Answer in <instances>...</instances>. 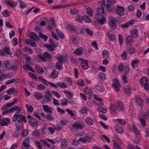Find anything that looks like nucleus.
<instances>
[{"mask_svg":"<svg viewBox=\"0 0 149 149\" xmlns=\"http://www.w3.org/2000/svg\"><path fill=\"white\" fill-rule=\"evenodd\" d=\"M97 12L95 15V17L97 22L100 24L103 25L105 24L106 21L105 17L106 16V12H100V11H97Z\"/></svg>","mask_w":149,"mask_h":149,"instance_id":"nucleus-1","label":"nucleus"},{"mask_svg":"<svg viewBox=\"0 0 149 149\" xmlns=\"http://www.w3.org/2000/svg\"><path fill=\"white\" fill-rule=\"evenodd\" d=\"M38 56L42 61L45 62H46L47 61L46 58L50 59L52 58V56L51 55L47 52L44 53L42 55L38 54Z\"/></svg>","mask_w":149,"mask_h":149,"instance_id":"nucleus-2","label":"nucleus"},{"mask_svg":"<svg viewBox=\"0 0 149 149\" xmlns=\"http://www.w3.org/2000/svg\"><path fill=\"white\" fill-rule=\"evenodd\" d=\"M19 111H18V112H17L13 116L12 120L13 122H15L17 120V122L19 123H20L21 122L22 115L18 113Z\"/></svg>","mask_w":149,"mask_h":149,"instance_id":"nucleus-3","label":"nucleus"},{"mask_svg":"<svg viewBox=\"0 0 149 149\" xmlns=\"http://www.w3.org/2000/svg\"><path fill=\"white\" fill-rule=\"evenodd\" d=\"M56 56V58L58 60V61L61 62L63 63H65L67 60V58L65 56L58 54Z\"/></svg>","mask_w":149,"mask_h":149,"instance_id":"nucleus-4","label":"nucleus"},{"mask_svg":"<svg viewBox=\"0 0 149 149\" xmlns=\"http://www.w3.org/2000/svg\"><path fill=\"white\" fill-rule=\"evenodd\" d=\"M21 109L18 106H14L13 107H12L9 110H6L4 112H3V113L4 114H6L8 113L9 112L12 113L14 112L15 110H17L19 111H21Z\"/></svg>","mask_w":149,"mask_h":149,"instance_id":"nucleus-5","label":"nucleus"},{"mask_svg":"<svg viewBox=\"0 0 149 149\" xmlns=\"http://www.w3.org/2000/svg\"><path fill=\"white\" fill-rule=\"evenodd\" d=\"M10 119L8 118H5L1 120L0 124L1 126H7L10 123Z\"/></svg>","mask_w":149,"mask_h":149,"instance_id":"nucleus-6","label":"nucleus"},{"mask_svg":"<svg viewBox=\"0 0 149 149\" xmlns=\"http://www.w3.org/2000/svg\"><path fill=\"white\" fill-rule=\"evenodd\" d=\"M135 22L134 19H131L125 23L122 24L121 25V27L123 28H127L129 26L133 24Z\"/></svg>","mask_w":149,"mask_h":149,"instance_id":"nucleus-7","label":"nucleus"},{"mask_svg":"<svg viewBox=\"0 0 149 149\" xmlns=\"http://www.w3.org/2000/svg\"><path fill=\"white\" fill-rule=\"evenodd\" d=\"M71 126L74 129H81L84 127V125L79 123L76 122L71 124Z\"/></svg>","mask_w":149,"mask_h":149,"instance_id":"nucleus-8","label":"nucleus"},{"mask_svg":"<svg viewBox=\"0 0 149 149\" xmlns=\"http://www.w3.org/2000/svg\"><path fill=\"white\" fill-rule=\"evenodd\" d=\"M7 94L10 95H11L12 94L17 95L18 92L17 90L15 89L14 87H12L8 89L7 91Z\"/></svg>","mask_w":149,"mask_h":149,"instance_id":"nucleus-9","label":"nucleus"},{"mask_svg":"<svg viewBox=\"0 0 149 149\" xmlns=\"http://www.w3.org/2000/svg\"><path fill=\"white\" fill-rule=\"evenodd\" d=\"M29 36L31 39L35 41H38L39 39V36H37L36 33H30L29 34Z\"/></svg>","mask_w":149,"mask_h":149,"instance_id":"nucleus-10","label":"nucleus"},{"mask_svg":"<svg viewBox=\"0 0 149 149\" xmlns=\"http://www.w3.org/2000/svg\"><path fill=\"white\" fill-rule=\"evenodd\" d=\"M29 139L27 137L25 138L24 140V142L22 143V145L27 148H28L30 146L29 144Z\"/></svg>","mask_w":149,"mask_h":149,"instance_id":"nucleus-11","label":"nucleus"},{"mask_svg":"<svg viewBox=\"0 0 149 149\" xmlns=\"http://www.w3.org/2000/svg\"><path fill=\"white\" fill-rule=\"evenodd\" d=\"M124 8L122 6H117V8L116 10V12L119 15H121L124 11Z\"/></svg>","mask_w":149,"mask_h":149,"instance_id":"nucleus-12","label":"nucleus"},{"mask_svg":"<svg viewBox=\"0 0 149 149\" xmlns=\"http://www.w3.org/2000/svg\"><path fill=\"white\" fill-rule=\"evenodd\" d=\"M108 37L110 41H113L115 40V36L111 31L107 33Z\"/></svg>","mask_w":149,"mask_h":149,"instance_id":"nucleus-13","label":"nucleus"},{"mask_svg":"<svg viewBox=\"0 0 149 149\" xmlns=\"http://www.w3.org/2000/svg\"><path fill=\"white\" fill-rule=\"evenodd\" d=\"M44 97L47 102H49L51 101L52 96L50 93L47 92L46 93Z\"/></svg>","mask_w":149,"mask_h":149,"instance_id":"nucleus-14","label":"nucleus"},{"mask_svg":"<svg viewBox=\"0 0 149 149\" xmlns=\"http://www.w3.org/2000/svg\"><path fill=\"white\" fill-rule=\"evenodd\" d=\"M34 96L35 98L37 100L40 99L43 97V96L41 93L37 92L34 93Z\"/></svg>","mask_w":149,"mask_h":149,"instance_id":"nucleus-15","label":"nucleus"},{"mask_svg":"<svg viewBox=\"0 0 149 149\" xmlns=\"http://www.w3.org/2000/svg\"><path fill=\"white\" fill-rule=\"evenodd\" d=\"M127 50L128 52L130 54H132L135 51V50L133 47L131 45H127Z\"/></svg>","mask_w":149,"mask_h":149,"instance_id":"nucleus-16","label":"nucleus"},{"mask_svg":"<svg viewBox=\"0 0 149 149\" xmlns=\"http://www.w3.org/2000/svg\"><path fill=\"white\" fill-rule=\"evenodd\" d=\"M131 36L134 38H137L139 36L138 31L137 29H134L131 31Z\"/></svg>","mask_w":149,"mask_h":149,"instance_id":"nucleus-17","label":"nucleus"},{"mask_svg":"<svg viewBox=\"0 0 149 149\" xmlns=\"http://www.w3.org/2000/svg\"><path fill=\"white\" fill-rule=\"evenodd\" d=\"M109 24L110 27L111 29H115L116 28V25L113 19H112L109 21Z\"/></svg>","mask_w":149,"mask_h":149,"instance_id":"nucleus-18","label":"nucleus"},{"mask_svg":"<svg viewBox=\"0 0 149 149\" xmlns=\"http://www.w3.org/2000/svg\"><path fill=\"white\" fill-rule=\"evenodd\" d=\"M145 118L141 115L139 116V119L140 121V124L143 126L146 125V122L145 120Z\"/></svg>","mask_w":149,"mask_h":149,"instance_id":"nucleus-19","label":"nucleus"},{"mask_svg":"<svg viewBox=\"0 0 149 149\" xmlns=\"http://www.w3.org/2000/svg\"><path fill=\"white\" fill-rule=\"evenodd\" d=\"M68 141L66 139H64L61 141V148L64 149L66 148L68 145Z\"/></svg>","mask_w":149,"mask_h":149,"instance_id":"nucleus-20","label":"nucleus"},{"mask_svg":"<svg viewBox=\"0 0 149 149\" xmlns=\"http://www.w3.org/2000/svg\"><path fill=\"white\" fill-rule=\"evenodd\" d=\"M42 107L43 110L46 113H52V108L49 107L47 105H43Z\"/></svg>","mask_w":149,"mask_h":149,"instance_id":"nucleus-21","label":"nucleus"},{"mask_svg":"<svg viewBox=\"0 0 149 149\" xmlns=\"http://www.w3.org/2000/svg\"><path fill=\"white\" fill-rule=\"evenodd\" d=\"M29 122L32 126H36L38 124V122L37 120L36 119L32 118L29 120Z\"/></svg>","mask_w":149,"mask_h":149,"instance_id":"nucleus-22","label":"nucleus"},{"mask_svg":"<svg viewBox=\"0 0 149 149\" xmlns=\"http://www.w3.org/2000/svg\"><path fill=\"white\" fill-rule=\"evenodd\" d=\"M83 50L82 48H79L74 51V53L78 56L82 54Z\"/></svg>","mask_w":149,"mask_h":149,"instance_id":"nucleus-23","label":"nucleus"},{"mask_svg":"<svg viewBox=\"0 0 149 149\" xmlns=\"http://www.w3.org/2000/svg\"><path fill=\"white\" fill-rule=\"evenodd\" d=\"M63 92L65 94L67 98H68L70 99H72V98L73 96V93H71L70 91H63Z\"/></svg>","mask_w":149,"mask_h":149,"instance_id":"nucleus-24","label":"nucleus"},{"mask_svg":"<svg viewBox=\"0 0 149 149\" xmlns=\"http://www.w3.org/2000/svg\"><path fill=\"white\" fill-rule=\"evenodd\" d=\"M58 73L57 71L53 70L50 75V77L53 79H55L58 77Z\"/></svg>","mask_w":149,"mask_h":149,"instance_id":"nucleus-25","label":"nucleus"},{"mask_svg":"<svg viewBox=\"0 0 149 149\" xmlns=\"http://www.w3.org/2000/svg\"><path fill=\"white\" fill-rule=\"evenodd\" d=\"M81 65L84 70H86L89 67L88 63L85 61L81 62Z\"/></svg>","mask_w":149,"mask_h":149,"instance_id":"nucleus-26","label":"nucleus"},{"mask_svg":"<svg viewBox=\"0 0 149 149\" xmlns=\"http://www.w3.org/2000/svg\"><path fill=\"white\" fill-rule=\"evenodd\" d=\"M84 91L86 94L89 96H91L93 93L91 90L87 87L84 88Z\"/></svg>","mask_w":149,"mask_h":149,"instance_id":"nucleus-27","label":"nucleus"},{"mask_svg":"<svg viewBox=\"0 0 149 149\" xmlns=\"http://www.w3.org/2000/svg\"><path fill=\"white\" fill-rule=\"evenodd\" d=\"M110 111L111 113H116L117 109L116 106L114 104H111L110 106Z\"/></svg>","mask_w":149,"mask_h":149,"instance_id":"nucleus-28","label":"nucleus"},{"mask_svg":"<svg viewBox=\"0 0 149 149\" xmlns=\"http://www.w3.org/2000/svg\"><path fill=\"white\" fill-rule=\"evenodd\" d=\"M56 68L59 70H61L63 68L62 63L59 61H58L56 63L55 65Z\"/></svg>","mask_w":149,"mask_h":149,"instance_id":"nucleus-29","label":"nucleus"},{"mask_svg":"<svg viewBox=\"0 0 149 149\" xmlns=\"http://www.w3.org/2000/svg\"><path fill=\"white\" fill-rule=\"evenodd\" d=\"M105 2L104 0L102 2V4L101 5V8H97V11H100V12H103L104 11V6H105Z\"/></svg>","mask_w":149,"mask_h":149,"instance_id":"nucleus-30","label":"nucleus"},{"mask_svg":"<svg viewBox=\"0 0 149 149\" xmlns=\"http://www.w3.org/2000/svg\"><path fill=\"white\" fill-rule=\"evenodd\" d=\"M116 131L118 133L122 134L124 133V130L120 127H116L115 128Z\"/></svg>","mask_w":149,"mask_h":149,"instance_id":"nucleus-31","label":"nucleus"},{"mask_svg":"<svg viewBox=\"0 0 149 149\" xmlns=\"http://www.w3.org/2000/svg\"><path fill=\"white\" fill-rule=\"evenodd\" d=\"M145 119H148L149 118V109H147L146 111L141 115Z\"/></svg>","mask_w":149,"mask_h":149,"instance_id":"nucleus-32","label":"nucleus"},{"mask_svg":"<svg viewBox=\"0 0 149 149\" xmlns=\"http://www.w3.org/2000/svg\"><path fill=\"white\" fill-rule=\"evenodd\" d=\"M83 20L86 23H90L92 22V20L87 15H84L83 16Z\"/></svg>","mask_w":149,"mask_h":149,"instance_id":"nucleus-33","label":"nucleus"},{"mask_svg":"<svg viewBox=\"0 0 149 149\" xmlns=\"http://www.w3.org/2000/svg\"><path fill=\"white\" fill-rule=\"evenodd\" d=\"M139 60H134L131 63V65L133 68L134 69L136 67L138 64Z\"/></svg>","mask_w":149,"mask_h":149,"instance_id":"nucleus-34","label":"nucleus"},{"mask_svg":"<svg viewBox=\"0 0 149 149\" xmlns=\"http://www.w3.org/2000/svg\"><path fill=\"white\" fill-rule=\"evenodd\" d=\"M85 122L89 125H92L93 123V121L91 118L87 117L85 120Z\"/></svg>","mask_w":149,"mask_h":149,"instance_id":"nucleus-35","label":"nucleus"},{"mask_svg":"<svg viewBox=\"0 0 149 149\" xmlns=\"http://www.w3.org/2000/svg\"><path fill=\"white\" fill-rule=\"evenodd\" d=\"M95 87L97 90L100 92H103L104 91V87L102 86H99L98 85H96L95 86Z\"/></svg>","mask_w":149,"mask_h":149,"instance_id":"nucleus-36","label":"nucleus"},{"mask_svg":"<svg viewBox=\"0 0 149 149\" xmlns=\"http://www.w3.org/2000/svg\"><path fill=\"white\" fill-rule=\"evenodd\" d=\"M35 68L36 70L39 73H43L44 72L42 68L39 65H37Z\"/></svg>","mask_w":149,"mask_h":149,"instance_id":"nucleus-37","label":"nucleus"},{"mask_svg":"<svg viewBox=\"0 0 149 149\" xmlns=\"http://www.w3.org/2000/svg\"><path fill=\"white\" fill-rule=\"evenodd\" d=\"M117 103L118 104V106L120 109V110L122 111H124L125 109V107L122 102L118 101H117Z\"/></svg>","mask_w":149,"mask_h":149,"instance_id":"nucleus-38","label":"nucleus"},{"mask_svg":"<svg viewBox=\"0 0 149 149\" xmlns=\"http://www.w3.org/2000/svg\"><path fill=\"white\" fill-rule=\"evenodd\" d=\"M25 60L26 61V64H28V65H31V57L28 55H26V56Z\"/></svg>","mask_w":149,"mask_h":149,"instance_id":"nucleus-39","label":"nucleus"},{"mask_svg":"<svg viewBox=\"0 0 149 149\" xmlns=\"http://www.w3.org/2000/svg\"><path fill=\"white\" fill-rule=\"evenodd\" d=\"M68 101L65 98H64L61 100V104L63 106H66L68 104L67 102Z\"/></svg>","mask_w":149,"mask_h":149,"instance_id":"nucleus-40","label":"nucleus"},{"mask_svg":"<svg viewBox=\"0 0 149 149\" xmlns=\"http://www.w3.org/2000/svg\"><path fill=\"white\" fill-rule=\"evenodd\" d=\"M83 16L81 17L80 15H77L76 17V20L78 22L82 23V22Z\"/></svg>","mask_w":149,"mask_h":149,"instance_id":"nucleus-41","label":"nucleus"},{"mask_svg":"<svg viewBox=\"0 0 149 149\" xmlns=\"http://www.w3.org/2000/svg\"><path fill=\"white\" fill-rule=\"evenodd\" d=\"M77 84L80 86H84V81L82 79H79L77 82Z\"/></svg>","mask_w":149,"mask_h":149,"instance_id":"nucleus-42","label":"nucleus"},{"mask_svg":"<svg viewBox=\"0 0 149 149\" xmlns=\"http://www.w3.org/2000/svg\"><path fill=\"white\" fill-rule=\"evenodd\" d=\"M2 14L5 17H8L10 15L9 11L7 10H5L3 11L2 12Z\"/></svg>","mask_w":149,"mask_h":149,"instance_id":"nucleus-43","label":"nucleus"},{"mask_svg":"<svg viewBox=\"0 0 149 149\" xmlns=\"http://www.w3.org/2000/svg\"><path fill=\"white\" fill-rule=\"evenodd\" d=\"M24 50L25 52L29 54H31L33 53L32 50L27 47H25L24 48Z\"/></svg>","mask_w":149,"mask_h":149,"instance_id":"nucleus-44","label":"nucleus"},{"mask_svg":"<svg viewBox=\"0 0 149 149\" xmlns=\"http://www.w3.org/2000/svg\"><path fill=\"white\" fill-rule=\"evenodd\" d=\"M26 106L28 111L31 112L33 111V108L31 105L29 104H26Z\"/></svg>","mask_w":149,"mask_h":149,"instance_id":"nucleus-45","label":"nucleus"},{"mask_svg":"<svg viewBox=\"0 0 149 149\" xmlns=\"http://www.w3.org/2000/svg\"><path fill=\"white\" fill-rule=\"evenodd\" d=\"M148 79L146 77H143L141 80L140 83L142 85H144L147 82Z\"/></svg>","mask_w":149,"mask_h":149,"instance_id":"nucleus-46","label":"nucleus"},{"mask_svg":"<svg viewBox=\"0 0 149 149\" xmlns=\"http://www.w3.org/2000/svg\"><path fill=\"white\" fill-rule=\"evenodd\" d=\"M39 36L42 39H43L45 41H46L47 40L48 37L47 36L42 34L40 32H39Z\"/></svg>","mask_w":149,"mask_h":149,"instance_id":"nucleus-47","label":"nucleus"},{"mask_svg":"<svg viewBox=\"0 0 149 149\" xmlns=\"http://www.w3.org/2000/svg\"><path fill=\"white\" fill-rule=\"evenodd\" d=\"M14 104V103H8L7 104H5L3 107L2 109L5 110L7 109L8 107H10L13 106Z\"/></svg>","mask_w":149,"mask_h":149,"instance_id":"nucleus-48","label":"nucleus"},{"mask_svg":"<svg viewBox=\"0 0 149 149\" xmlns=\"http://www.w3.org/2000/svg\"><path fill=\"white\" fill-rule=\"evenodd\" d=\"M88 112V109L86 107H84L81 108L80 112L83 114H86Z\"/></svg>","mask_w":149,"mask_h":149,"instance_id":"nucleus-49","label":"nucleus"},{"mask_svg":"<svg viewBox=\"0 0 149 149\" xmlns=\"http://www.w3.org/2000/svg\"><path fill=\"white\" fill-rule=\"evenodd\" d=\"M70 13L72 14H75L78 13V11L75 8H71L70 10Z\"/></svg>","mask_w":149,"mask_h":149,"instance_id":"nucleus-50","label":"nucleus"},{"mask_svg":"<svg viewBox=\"0 0 149 149\" xmlns=\"http://www.w3.org/2000/svg\"><path fill=\"white\" fill-rule=\"evenodd\" d=\"M37 89L40 90H43L45 88L44 85L41 84H39L37 85Z\"/></svg>","mask_w":149,"mask_h":149,"instance_id":"nucleus-51","label":"nucleus"},{"mask_svg":"<svg viewBox=\"0 0 149 149\" xmlns=\"http://www.w3.org/2000/svg\"><path fill=\"white\" fill-rule=\"evenodd\" d=\"M45 119L49 120H54V117L51 114L47 115L46 116Z\"/></svg>","mask_w":149,"mask_h":149,"instance_id":"nucleus-52","label":"nucleus"},{"mask_svg":"<svg viewBox=\"0 0 149 149\" xmlns=\"http://www.w3.org/2000/svg\"><path fill=\"white\" fill-rule=\"evenodd\" d=\"M102 54L104 57L105 58H108L109 57L108 52L106 50H103Z\"/></svg>","mask_w":149,"mask_h":149,"instance_id":"nucleus-53","label":"nucleus"},{"mask_svg":"<svg viewBox=\"0 0 149 149\" xmlns=\"http://www.w3.org/2000/svg\"><path fill=\"white\" fill-rule=\"evenodd\" d=\"M87 12L90 16H92L93 14V10L92 9L90 8H87L86 9Z\"/></svg>","mask_w":149,"mask_h":149,"instance_id":"nucleus-54","label":"nucleus"},{"mask_svg":"<svg viewBox=\"0 0 149 149\" xmlns=\"http://www.w3.org/2000/svg\"><path fill=\"white\" fill-rule=\"evenodd\" d=\"M113 144L115 149H122V147L118 143L114 142Z\"/></svg>","mask_w":149,"mask_h":149,"instance_id":"nucleus-55","label":"nucleus"},{"mask_svg":"<svg viewBox=\"0 0 149 149\" xmlns=\"http://www.w3.org/2000/svg\"><path fill=\"white\" fill-rule=\"evenodd\" d=\"M116 120L118 121V123H119L123 125H125L126 123V121L123 119H117Z\"/></svg>","mask_w":149,"mask_h":149,"instance_id":"nucleus-56","label":"nucleus"},{"mask_svg":"<svg viewBox=\"0 0 149 149\" xmlns=\"http://www.w3.org/2000/svg\"><path fill=\"white\" fill-rule=\"evenodd\" d=\"M26 42L29 44H30L33 47H34L36 46V44L34 41H31V40H27Z\"/></svg>","mask_w":149,"mask_h":149,"instance_id":"nucleus-57","label":"nucleus"},{"mask_svg":"<svg viewBox=\"0 0 149 149\" xmlns=\"http://www.w3.org/2000/svg\"><path fill=\"white\" fill-rule=\"evenodd\" d=\"M9 77V75L6 74H3L0 76V79L2 80L4 79Z\"/></svg>","mask_w":149,"mask_h":149,"instance_id":"nucleus-58","label":"nucleus"},{"mask_svg":"<svg viewBox=\"0 0 149 149\" xmlns=\"http://www.w3.org/2000/svg\"><path fill=\"white\" fill-rule=\"evenodd\" d=\"M36 146L39 149H42V147L40 142L38 141H35Z\"/></svg>","mask_w":149,"mask_h":149,"instance_id":"nucleus-59","label":"nucleus"},{"mask_svg":"<svg viewBox=\"0 0 149 149\" xmlns=\"http://www.w3.org/2000/svg\"><path fill=\"white\" fill-rule=\"evenodd\" d=\"M19 1L20 3V8H24L27 6V4L21 0H19Z\"/></svg>","mask_w":149,"mask_h":149,"instance_id":"nucleus-60","label":"nucleus"},{"mask_svg":"<svg viewBox=\"0 0 149 149\" xmlns=\"http://www.w3.org/2000/svg\"><path fill=\"white\" fill-rule=\"evenodd\" d=\"M18 66L17 65L15 64L13 65H12L10 66L9 68L10 70H13V71L15 70H17Z\"/></svg>","mask_w":149,"mask_h":149,"instance_id":"nucleus-61","label":"nucleus"},{"mask_svg":"<svg viewBox=\"0 0 149 149\" xmlns=\"http://www.w3.org/2000/svg\"><path fill=\"white\" fill-rule=\"evenodd\" d=\"M15 81V79H11L6 81L5 82V84L6 85H8L10 84H12L14 83Z\"/></svg>","mask_w":149,"mask_h":149,"instance_id":"nucleus-62","label":"nucleus"},{"mask_svg":"<svg viewBox=\"0 0 149 149\" xmlns=\"http://www.w3.org/2000/svg\"><path fill=\"white\" fill-rule=\"evenodd\" d=\"M67 27L68 29L70 31H74L75 29V27L73 25L70 24H68Z\"/></svg>","mask_w":149,"mask_h":149,"instance_id":"nucleus-63","label":"nucleus"},{"mask_svg":"<svg viewBox=\"0 0 149 149\" xmlns=\"http://www.w3.org/2000/svg\"><path fill=\"white\" fill-rule=\"evenodd\" d=\"M85 31L88 35L90 36H92L93 34V32L92 31H91L88 28H86L85 29Z\"/></svg>","mask_w":149,"mask_h":149,"instance_id":"nucleus-64","label":"nucleus"}]
</instances>
